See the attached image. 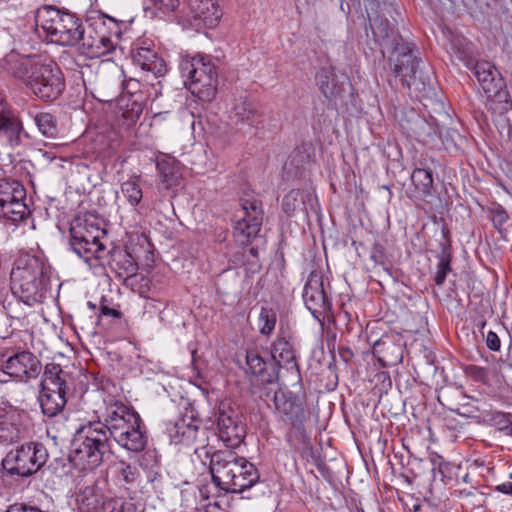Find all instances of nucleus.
I'll return each mask as SVG.
<instances>
[{
	"label": "nucleus",
	"instance_id": "de8ad7c7",
	"mask_svg": "<svg viewBox=\"0 0 512 512\" xmlns=\"http://www.w3.org/2000/svg\"><path fill=\"white\" fill-rule=\"evenodd\" d=\"M302 445H303L302 456L307 458V459L309 457L314 458L313 447L311 445V442H310L309 438H307L304 433H302Z\"/></svg>",
	"mask_w": 512,
	"mask_h": 512
},
{
	"label": "nucleus",
	"instance_id": "a19ab883",
	"mask_svg": "<svg viewBox=\"0 0 512 512\" xmlns=\"http://www.w3.org/2000/svg\"><path fill=\"white\" fill-rule=\"evenodd\" d=\"M99 512H125L124 501L120 498H104Z\"/></svg>",
	"mask_w": 512,
	"mask_h": 512
},
{
	"label": "nucleus",
	"instance_id": "6ab92c4d",
	"mask_svg": "<svg viewBox=\"0 0 512 512\" xmlns=\"http://www.w3.org/2000/svg\"><path fill=\"white\" fill-rule=\"evenodd\" d=\"M273 403L275 410L282 415L283 420L292 425H302L306 419L303 400L289 390L278 389L274 392Z\"/></svg>",
	"mask_w": 512,
	"mask_h": 512
},
{
	"label": "nucleus",
	"instance_id": "bb28decb",
	"mask_svg": "<svg viewBox=\"0 0 512 512\" xmlns=\"http://www.w3.org/2000/svg\"><path fill=\"white\" fill-rule=\"evenodd\" d=\"M199 426L193 421L187 422L185 418L170 422L167 425V433L174 444L191 445L197 439Z\"/></svg>",
	"mask_w": 512,
	"mask_h": 512
},
{
	"label": "nucleus",
	"instance_id": "ddd939ff",
	"mask_svg": "<svg viewBox=\"0 0 512 512\" xmlns=\"http://www.w3.org/2000/svg\"><path fill=\"white\" fill-rule=\"evenodd\" d=\"M457 57L467 68L473 71L474 76L489 98L501 97L506 84L495 65L485 60L474 61L471 53L467 50L459 51Z\"/></svg>",
	"mask_w": 512,
	"mask_h": 512
},
{
	"label": "nucleus",
	"instance_id": "ea45409f",
	"mask_svg": "<svg viewBox=\"0 0 512 512\" xmlns=\"http://www.w3.org/2000/svg\"><path fill=\"white\" fill-rule=\"evenodd\" d=\"M97 18H105L106 22L104 25H100V30L104 31L107 35H110L111 40L112 36H115L116 38L120 36L121 29L120 22L118 20L103 13H101Z\"/></svg>",
	"mask_w": 512,
	"mask_h": 512
},
{
	"label": "nucleus",
	"instance_id": "5701e85b",
	"mask_svg": "<svg viewBox=\"0 0 512 512\" xmlns=\"http://www.w3.org/2000/svg\"><path fill=\"white\" fill-rule=\"evenodd\" d=\"M190 10L196 25L206 28L217 26L222 17L217 0H193Z\"/></svg>",
	"mask_w": 512,
	"mask_h": 512
},
{
	"label": "nucleus",
	"instance_id": "3c124183",
	"mask_svg": "<svg viewBox=\"0 0 512 512\" xmlns=\"http://www.w3.org/2000/svg\"><path fill=\"white\" fill-rule=\"evenodd\" d=\"M339 357L345 362L348 363L353 357L354 353L348 346H339L338 348Z\"/></svg>",
	"mask_w": 512,
	"mask_h": 512
},
{
	"label": "nucleus",
	"instance_id": "8fccbe9b",
	"mask_svg": "<svg viewBox=\"0 0 512 512\" xmlns=\"http://www.w3.org/2000/svg\"><path fill=\"white\" fill-rule=\"evenodd\" d=\"M100 312L102 317H112L114 319H120L122 316V313L119 310L110 308L106 305H101Z\"/></svg>",
	"mask_w": 512,
	"mask_h": 512
},
{
	"label": "nucleus",
	"instance_id": "1a4fd4ad",
	"mask_svg": "<svg viewBox=\"0 0 512 512\" xmlns=\"http://www.w3.org/2000/svg\"><path fill=\"white\" fill-rule=\"evenodd\" d=\"M59 364L49 363L45 366L41 380V391L38 400L44 415L54 417L66 405V381L61 377Z\"/></svg>",
	"mask_w": 512,
	"mask_h": 512
},
{
	"label": "nucleus",
	"instance_id": "4468645a",
	"mask_svg": "<svg viewBox=\"0 0 512 512\" xmlns=\"http://www.w3.org/2000/svg\"><path fill=\"white\" fill-rule=\"evenodd\" d=\"M242 216L234 226V237L238 243L245 245L259 233L263 221V209L260 200L254 197L241 199Z\"/></svg>",
	"mask_w": 512,
	"mask_h": 512
},
{
	"label": "nucleus",
	"instance_id": "052dcab7",
	"mask_svg": "<svg viewBox=\"0 0 512 512\" xmlns=\"http://www.w3.org/2000/svg\"><path fill=\"white\" fill-rule=\"evenodd\" d=\"M340 7H341V9H342V10H344V8H343V2H342V1H341V4H340Z\"/></svg>",
	"mask_w": 512,
	"mask_h": 512
},
{
	"label": "nucleus",
	"instance_id": "2f4dec72",
	"mask_svg": "<svg viewBox=\"0 0 512 512\" xmlns=\"http://www.w3.org/2000/svg\"><path fill=\"white\" fill-rule=\"evenodd\" d=\"M482 422L497 428L499 431L510 435L512 433V421L510 415L501 411H482Z\"/></svg>",
	"mask_w": 512,
	"mask_h": 512
},
{
	"label": "nucleus",
	"instance_id": "a878e982",
	"mask_svg": "<svg viewBox=\"0 0 512 512\" xmlns=\"http://www.w3.org/2000/svg\"><path fill=\"white\" fill-rule=\"evenodd\" d=\"M133 62L143 71L153 74L155 77L166 73L167 67L165 61L158 54L147 47H140L132 53Z\"/></svg>",
	"mask_w": 512,
	"mask_h": 512
},
{
	"label": "nucleus",
	"instance_id": "f8f14e48",
	"mask_svg": "<svg viewBox=\"0 0 512 512\" xmlns=\"http://www.w3.org/2000/svg\"><path fill=\"white\" fill-rule=\"evenodd\" d=\"M87 27L81 23L78 37L72 47H76L81 54L89 58H99L114 49V43L100 25H104L105 18H92Z\"/></svg>",
	"mask_w": 512,
	"mask_h": 512
},
{
	"label": "nucleus",
	"instance_id": "37998d69",
	"mask_svg": "<svg viewBox=\"0 0 512 512\" xmlns=\"http://www.w3.org/2000/svg\"><path fill=\"white\" fill-rule=\"evenodd\" d=\"M496 208L491 210V218L494 226L501 227L504 225L509 216L508 213L500 205H496Z\"/></svg>",
	"mask_w": 512,
	"mask_h": 512
},
{
	"label": "nucleus",
	"instance_id": "680f3d73",
	"mask_svg": "<svg viewBox=\"0 0 512 512\" xmlns=\"http://www.w3.org/2000/svg\"><path fill=\"white\" fill-rule=\"evenodd\" d=\"M510 479H512V473L510 474Z\"/></svg>",
	"mask_w": 512,
	"mask_h": 512
},
{
	"label": "nucleus",
	"instance_id": "864d4df0",
	"mask_svg": "<svg viewBox=\"0 0 512 512\" xmlns=\"http://www.w3.org/2000/svg\"><path fill=\"white\" fill-rule=\"evenodd\" d=\"M495 490L512 496V482H505L495 487Z\"/></svg>",
	"mask_w": 512,
	"mask_h": 512
},
{
	"label": "nucleus",
	"instance_id": "20e7f679",
	"mask_svg": "<svg viewBox=\"0 0 512 512\" xmlns=\"http://www.w3.org/2000/svg\"><path fill=\"white\" fill-rule=\"evenodd\" d=\"M212 482L226 493H243L259 482L256 466L232 450H217L210 457Z\"/></svg>",
	"mask_w": 512,
	"mask_h": 512
},
{
	"label": "nucleus",
	"instance_id": "7c9ffc66",
	"mask_svg": "<svg viewBox=\"0 0 512 512\" xmlns=\"http://www.w3.org/2000/svg\"><path fill=\"white\" fill-rule=\"evenodd\" d=\"M441 252L437 256L438 264L437 271L434 277L435 284L437 286H442L446 280L447 274L451 272V251H450V243L446 236L445 231H443V241L440 242Z\"/></svg>",
	"mask_w": 512,
	"mask_h": 512
},
{
	"label": "nucleus",
	"instance_id": "6e6552de",
	"mask_svg": "<svg viewBox=\"0 0 512 512\" xmlns=\"http://www.w3.org/2000/svg\"><path fill=\"white\" fill-rule=\"evenodd\" d=\"M105 234L106 231L91 215L76 217L70 224V246L80 258L92 265V260L100 259L105 250L100 242Z\"/></svg>",
	"mask_w": 512,
	"mask_h": 512
},
{
	"label": "nucleus",
	"instance_id": "c03bdc74",
	"mask_svg": "<svg viewBox=\"0 0 512 512\" xmlns=\"http://www.w3.org/2000/svg\"><path fill=\"white\" fill-rule=\"evenodd\" d=\"M483 410L484 409H481L479 406H475L469 402H466V403L460 404V406L453 411L459 416L469 418V417H474L475 412L482 413Z\"/></svg>",
	"mask_w": 512,
	"mask_h": 512
},
{
	"label": "nucleus",
	"instance_id": "f257e3e1",
	"mask_svg": "<svg viewBox=\"0 0 512 512\" xmlns=\"http://www.w3.org/2000/svg\"><path fill=\"white\" fill-rule=\"evenodd\" d=\"M112 438L130 452H141L147 445L146 427L139 413L121 401L107 404L103 421H89L77 429L71 459L84 469L98 467L110 452Z\"/></svg>",
	"mask_w": 512,
	"mask_h": 512
},
{
	"label": "nucleus",
	"instance_id": "c85d7f7f",
	"mask_svg": "<svg viewBox=\"0 0 512 512\" xmlns=\"http://www.w3.org/2000/svg\"><path fill=\"white\" fill-rule=\"evenodd\" d=\"M119 108L128 127L136 124L143 112V95L134 93L120 98Z\"/></svg>",
	"mask_w": 512,
	"mask_h": 512
},
{
	"label": "nucleus",
	"instance_id": "6e6d98bb",
	"mask_svg": "<svg viewBox=\"0 0 512 512\" xmlns=\"http://www.w3.org/2000/svg\"><path fill=\"white\" fill-rule=\"evenodd\" d=\"M138 86H139V82H138L137 80L130 79V80L127 82V84H126V86H125V88H124V89H126V90H127V93L130 95L131 93H130V92H129V90H128V89H129V87H131V89H134V88H136V87H138Z\"/></svg>",
	"mask_w": 512,
	"mask_h": 512
},
{
	"label": "nucleus",
	"instance_id": "f03ea898",
	"mask_svg": "<svg viewBox=\"0 0 512 512\" xmlns=\"http://www.w3.org/2000/svg\"><path fill=\"white\" fill-rule=\"evenodd\" d=\"M381 14H368L370 27L377 42L382 47L383 54L388 53V65L393 75L400 79L403 86L421 84L426 86V78L418 71L419 59L414 54V45L403 40L396 30L399 15L397 8L383 2Z\"/></svg>",
	"mask_w": 512,
	"mask_h": 512
},
{
	"label": "nucleus",
	"instance_id": "a211bd4d",
	"mask_svg": "<svg viewBox=\"0 0 512 512\" xmlns=\"http://www.w3.org/2000/svg\"><path fill=\"white\" fill-rule=\"evenodd\" d=\"M40 360L30 351H20L10 356L2 365L3 373L19 381L27 382L41 372Z\"/></svg>",
	"mask_w": 512,
	"mask_h": 512
},
{
	"label": "nucleus",
	"instance_id": "e433bc0d",
	"mask_svg": "<svg viewBox=\"0 0 512 512\" xmlns=\"http://www.w3.org/2000/svg\"><path fill=\"white\" fill-rule=\"evenodd\" d=\"M35 123L39 131L46 137H53L56 133L54 117L50 113H39L35 116Z\"/></svg>",
	"mask_w": 512,
	"mask_h": 512
},
{
	"label": "nucleus",
	"instance_id": "09e8293b",
	"mask_svg": "<svg viewBox=\"0 0 512 512\" xmlns=\"http://www.w3.org/2000/svg\"><path fill=\"white\" fill-rule=\"evenodd\" d=\"M5 512H43L39 508L23 504L11 505Z\"/></svg>",
	"mask_w": 512,
	"mask_h": 512
},
{
	"label": "nucleus",
	"instance_id": "5fc2aeb1",
	"mask_svg": "<svg viewBox=\"0 0 512 512\" xmlns=\"http://www.w3.org/2000/svg\"><path fill=\"white\" fill-rule=\"evenodd\" d=\"M432 462H433V467H432L433 473H436V470H437L440 473V475L442 477H444V472H443L442 466H441V457L437 456V457L433 458ZM434 477H436V474H434Z\"/></svg>",
	"mask_w": 512,
	"mask_h": 512
},
{
	"label": "nucleus",
	"instance_id": "dca6fc26",
	"mask_svg": "<svg viewBox=\"0 0 512 512\" xmlns=\"http://www.w3.org/2000/svg\"><path fill=\"white\" fill-rule=\"evenodd\" d=\"M216 415L219 438L227 447H238L246 434L239 413L229 405L221 404Z\"/></svg>",
	"mask_w": 512,
	"mask_h": 512
},
{
	"label": "nucleus",
	"instance_id": "603ef678",
	"mask_svg": "<svg viewBox=\"0 0 512 512\" xmlns=\"http://www.w3.org/2000/svg\"><path fill=\"white\" fill-rule=\"evenodd\" d=\"M414 512H438L437 508L428 503L424 502L414 506Z\"/></svg>",
	"mask_w": 512,
	"mask_h": 512
},
{
	"label": "nucleus",
	"instance_id": "2eb2a0df",
	"mask_svg": "<svg viewBox=\"0 0 512 512\" xmlns=\"http://www.w3.org/2000/svg\"><path fill=\"white\" fill-rule=\"evenodd\" d=\"M303 300L307 309L316 318L325 317L332 310V303L324 288L321 272H310L303 289Z\"/></svg>",
	"mask_w": 512,
	"mask_h": 512
},
{
	"label": "nucleus",
	"instance_id": "39448f33",
	"mask_svg": "<svg viewBox=\"0 0 512 512\" xmlns=\"http://www.w3.org/2000/svg\"><path fill=\"white\" fill-rule=\"evenodd\" d=\"M48 283L49 267L36 256L20 258L11 271L12 292L28 306L44 301Z\"/></svg>",
	"mask_w": 512,
	"mask_h": 512
},
{
	"label": "nucleus",
	"instance_id": "4c0bfd02",
	"mask_svg": "<svg viewBox=\"0 0 512 512\" xmlns=\"http://www.w3.org/2000/svg\"><path fill=\"white\" fill-rule=\"evenodd\" d=\"M121 190L132 206H137L143 197L140 186L134 181L124 182Z\"/></svg>",
	"mask_w": 512,
	"mask_h": 512
},
{
	"label": "nucleus",
	"instance_id": "4be33fe9",
	"mask_svg": "<svg viewBox=\"0 0 512 512\" xmlns=\"http://www.w3.org/2000/svg\"><path fill=\"white\" fill-rule=\"evenodd\" d=\"M316 85L320 93L330 102L336 104L344 92V82L338 79L332 65L322 66L315 75Z\"/></svg>",
	"mask_w": 512,
	"mask_h": 512
},
{
	"label": "nucleus",
	"instance_id": "b1692460",
	"mask_svg": "<svg viewBox=\"0 0 512 512\" xmlns=\"http://www.w3.org/2000/svg\"><path fill=\"white\" fill-rule=\"evenodd\" d=\"M246 363L249 372L257 377L262 384H273L277 378V367L275 363L266 362L256 351H248Z\"/></svg>",
	"mask_w": 512,
	"mask_h": 512
},
{
	"label": "nucleus",
	"instance_id": "4d7b16f0",
	"mask_svg": "<svg viewBox=\"0 0 512 512\" xmlns=\"http://www.w3.org/2000/svg\"><path fill=\"white\" fill-rule=\"evenodd\" d=\"M6 294V289L4 287H0V304L3 303Z\"/></svg>",
	"mask_w": 512,
	"mask_h": 512
},
{
	"label": "nucleus",
	"instance_id": "393cba45",
	"mask_svg": "<svg viewBox=\"0 0 512 512\" xmlns=\"http://www.w3.org/2000/svg\"><path fill=\"white\" fill-rule=\"evenodd\" d=\"M230 118L236 124H244L250 127L258 126L262 122V115L256 104L245 97L235 100Z\"/></svg>",
	"mask_w": 512,
	"mask_h": 512
},
{
	"label": "nucleus",
	"instance_id": "7ed1b4c3",
	"mask_svg": "<svg viewBox=\"0 0 512 512\" xmlns=\"http://www.w3.org/2000/svg\"><path fill=\"white\" fill-rule=\"evenodd\" d=\"M8 72L21 81L42 101L56 100L65 89V79L59 66L40 55L20 57L10 55L6 59Z\"/></svg>",
	"mask_w": 512,
	"mask_h": 512
},
{
	"label": "nucleus",
	"instance_id": "a18cd8bd",
	"mask_svg": "<svg viewBox=\"0 0 512 512\" xmlns=\"http://www.w3.org/2000/svg\"><path fill=\"white\" fill-rule=\"evenodd\" d=\"M468 373L476 381H480L482 383H486L488 381L489 373L485 367L475 365L469 366Z\"/></svg>",
	"mask_w": 512,
	"mask_h": 512
},
{
	"label": "nucleus",
	"instance_id": "423d86ee",
	"mask_svg": "<svg viewBox=\"0 0 512 512\" xmlns=\"http://www.w3.org/2000/svg\"><path fill=\"white\" fill-rule=\"evenodd\" d=\"M179 69L190 92L199 100L212 101L217 93V68L210 55L197 54L194 57H184Z\"/></svg>",
	"mask_w": 512,
	"mask_h": 512
},
{
	"label": "nucleus",
	"instance_id": "72a5a7b5",
	"mask_svg": "<svg viewBox=\"0 0 512 512\" xmlns=\"http://www.w3.org/2000/svg\"><path fill=\"white\" fill-rule=\"evenodd\" d=\"M117 475L119 480L128 485L136 484L140 478L139 469L136 466L124 461L118 463Z\"/></svg>",
	"mask_w": 512,
	"mask_h": 512
},
{
	"label": "nucleus",
	"instance_id": "79ce46f5",
	"mask_svg": "<svg viewBox=\"0 0 512 512\" xmlns=\"http://www.w3.org/2000/svg\"><path fill=\"white\" fill-rule=\"evenodd\" d=\"M298 191L292 190L283 197L282 209L287 215H291L296 210Z\"/></svg>",
	"mask_w": 512,
	"mask_h": 512
},
{
	"label": "nucleus",
	"instance_id": "cd10ccee",
	"mask_svg": "<svg viewBox=\"0 0 512 512\" xmlns=\"http://www.w3.org/2000/svg\"><path fill=\"white\" fill-rule=\"evenodd\" d=\"M104 498L96 482L91 481L79 489L76 501L82 512H99Z\"/></svg>",
	"mask_w": 512,
	"mask_h": 512
},
{
	"label": "nucleus",
	"instance_id": "473e14b6",
	"mask_svg": "<svg viewBox=\"0 0 512 512\" xmlns=\"http://www.w3.org/2000/svg\"><path fill=\"white\" fill-rule=\"evenodd\" d=\"M157 168L161 175L162 182L167 187L177 184L180 177L179 168L173 160H163L157 163Z\"/></svg>",
	"mask_w": 512,
	"mask_h": 512
},
{
	"label": "nucleus",
	"instance_id": "0eeeda50",
	"mask_svg": "<svg viewBox=\"0 0 512 512\" xmlns=\"http://www.w3.org/2000/svg\"><path fill=\"white\" fill-rule=\"evenodd\" d=\"M82 21L75 14L43 6L36 13V26L51 42L62 46H73L78 37Z\"/></svg>",
	"mask_w": 512,
	"mask_h": 512
},
{
	"label": "nucleus",
	"instance_id": "9b49d317",
	"mask_svg": "<svg viewBox=\"0 0 512 512\" xmlns=\"http://www.w3.org/2000/svg\"><path fill=\"white\" fill-rule=\"evenodd\" d=\"M26 189L17 179L0 177V218L16 224L25 220L30 211L25 203Z\"/></svg>",
	"mask_w": 512,
	"mask_h": 512
},
{
	"label": "nucleus",
	"instance_id": "f3484780",
	"mask_svg": "<svg viewBox=\"0 0 512 512\" xmlns=\"http://www.w3.org/2000/svg\"><path fill=\"white\" fill-rule=\"evenodd\" d=\"M28 133L19 116L0 92V139L4 138L12 149L21 147Z\"/></svg>",
	"mask_w": 512,
	"mask_h": 512
},
{
	"label": "nucleus",
	"instance_id": "aec40b11",
	"mask_svg": "<svg viewBox=\"0 0 512 512\" xmlns=\"http://www.w3.org/2000/svg\"><path fill=\"white\" fill-rule=\"evenodd\" d=\"M271 357L275 364L298 371L294 338L288 330H281L271 348Z\"/></svg>",
	"mask_w": 512,
	"mask_h": 512
},
{
	"label": "nucleus",
	"instance_id": "c756f323",
	"mask_svg": "<svg viewBox=\"0 0 512 512\" xmlns=\"http://www.w3.org/2000/svg\"><path fill=\"white\" fill-rule=\"evenodd\" d=\"M411 181L415 187L414 197L421 200H426L427 197L432 196V171L422 168H416L411 174Z\"/></svg>",
	"mask_w": 512,
	"mask_h": 512
},
{
	"label": "nucleus",
	"instance_id": "58836bf2",
	"mask_svg": "<svg viewBox=\"0 0 512 512\" xmlns=\"http://www.w3.org/2000/svg\"><path fill=\"white\" fill-rule=\"evenodd\" d=\"M151 3V6H147L145 8L146 13L151 11V14H156L154 12L158 11L162 14H168L170 12H173L179 5V0H149Z\"/></svg>",
	"mask_w": 512,
	"mask_h": 512
},
{
	"label": "nucleus",
	"instance_id": "412c9836",
	"mask_svg": "<svg viewBox=\"0 0 512 512\" xmlns=\"http://www.w3.org/2000/svg\"><path fill=\"white\" fill-rule=\"evenodd\" d=\"M110 268L116 277L123 279V284L134 290L135 283L140 277L137 274L138 264L130 253L125 250H115L111 256Z\"/></svg>",
	"mask_w": 512,
	"mask_h": 512
},
{
	"label": "nucleus",
	"instance_id": "49530a36",
	"mask_svg": "<svg viewBox=\"0 0 512 512\" xmlns=\"http://www.w3.org/2000/svg\"><path fill=\"white\" fill-rule=\"evenodd\" d=\"M485 341H486V346L488 347V349H490L491 351H499L500 346H501V341L495 332L489 331L486 335Z\"/></svg>",
	"mask_w": 512,
	"mask_h": 512
},
{
	"label": "nucleus",
	"instance_id": "9d476101",
	"mask_svg": "<svg viewBox=\"0 0 512 512\" xmlns=\"http://www.w3.org/2000/svg\"><path fill=\"white\" fill-rule=\"evenodd\" d=\"M47 459L48 452L42 443H27L8 452L2 466L10 475L28 477L36 473Z\"/></svg>",
	"mask_w": 512,
	"mask_h": 512
},
{
	"label": "nucleus",
	"instance_id": "bf43d9fd",
	"mask_svg": "<svg viewBox=\"0 0 512 512\" xmlns=\"http://www.w3.org/2000/svg\"><path fill=\"white\" fill-rule=\"evenodd\" d=\"M7 380L0 379V383H5Z\"/></svg>",
	"mask_w": 512,
	"mask_h": 512
},
{
	"label": "nucleus",
	"instance_id": "13d9d810",
	"mask_svg": "<svg viewBox=\"0 0 512 512\" xmlns=\"http://www.w3.org/2000/svg\"><path fill=\"white\" fill-rule=\"evenodd\" d=\"M249 253H250L252 256L256 257V256H257V254H258L257 248L251 247V248L249 249Z\"/></svg>",
	"mask_w": 512,
	"mask_h": 512
},
{
	"label": "nucleus",
	"instance_id": "f704fd0d",
	"mask_svg": "<svg viewBox=\"0 0 512 512\" xmlns=\"http://www.w3.org/2000/svg\"><path fill=\"white\" fill-rule=\"evenodd\" d=\"M19 428L7 417L0 418V444H9L19 438Z\"/></svg>",
	"mask_w": 512,
	"mask_h": 512
},
{
	"label": "nucleus",
	"instance_id": "c9c22d12",
	"mask_svg": "<svg viewBox=\"0 0 512 512\" xmlns=\"http://www.w3.org/2000/svg\"><path fill=\"white\" fill-rule=\"evenodd\" d=\"M276 313L270 308H262L259 315V331L262 335H269L276 325Z\"/></svg>",
	"mask_w": 512,
	"mask_h": 512
}]
</instances>
